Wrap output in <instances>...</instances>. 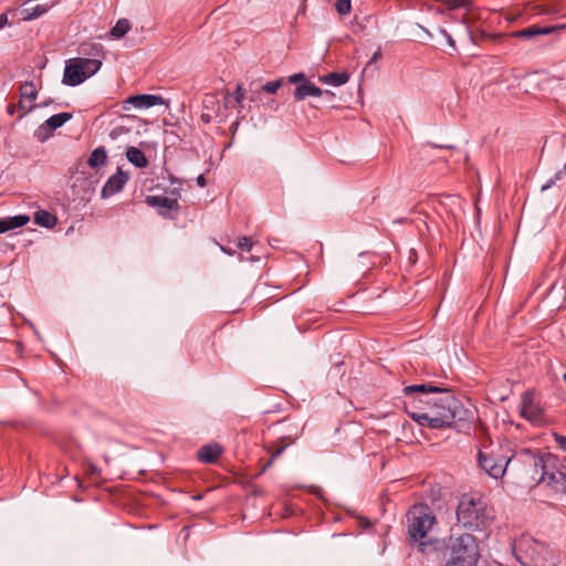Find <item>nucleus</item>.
Segmentation results:
<instances>
[{
  "label": "nucleus",
  "mask_w": 566,
  "mask_h": 566,
  "mask_svg": "<svg viewBox=\"0 0 566 566\" xmlns=\"http://www.w3.org/2000/svg\"><path fill=\"white\" fill-rule=\"evenodd\" d=\"M440 398L419 399V403L427 406V411H410L406 407L408 416L420 427L431 429H443L453 427L457 420L464 419L465 410L462 403L451 394V390L444 388Z\"/></svg>",
  "instance_id": "obj_1"
},
{
  "label": "nucleus",
  "mask_w": 566,
  "mask_h": 566,
  "mask_svg": "<svg viewBox=\"0 0 566 566\" xmlns=\"http://www.w3.org/2000/svg\"><path fill=\"white\" fill-rule=\"evenodd\" d=\"M434 549L441 554L444 566H476L480 549L476 538L469 533H451L442 541L434 539Z\"/></svg>",
  "instance_id": "obj_2"
},
{
  "label": "nucleus",
  "mask_w": 566,
  "mask_h": 566,
  "mask_svg": "<svg viewBox=\"0 0 566 566\" xmlns=\"http://www.w3.org/2000/svg\"><path fill=\"white\" fill-rule=\"evenodd\" d=\"M436 515L426 504H416L407 512L408 535L410 543H418L419 551L430 553L434 549V541H423L436 524Z\"/></svg>",
  "instance_id": "obj_3"
},
{
  "label": "nucleus",
  "mask_w": 566,
  "mask_h": 566,
  "mask_svg": "<svg viewBox=\"0 0 566 566\" xmlns=\"http://www.w3.org/2000/svg\"><path fill=\"white\" fill-rule=\"evenodd\" d=\"M491 518V513L483 500L468 494L462 495L457 507V520L463 527L470 531L482 530Z\"/></svg>",
  "instance_id": "obj_4"
},
{
  "label": "nucleus",
  "mask_w": 566,
  "mask_h": 566,
  "mask_svg": "<svg viewBox=\"0 0 566 566\" xmlns=\"http://www.w3.org/2000/svg\"><path fill=\"white\" fill-rule=\"evenodd\" d=\"M476 462L489 476L499 480L503 478L509 465L515 462V454L509 457L502 452L501 447L482 446L478 451Z\"/></svg>",
  "instance_id": "obj_5"
},
{
  "label": "nucleus",
  "mask_w": 566,
  "mask_h": 566,
  "mask_svg": "<svg viewBox=\"0 0 566 566\" xmlns=\"http://www.w3.org/2000/svg\"><path fill=\"white\" fill-rule=\"evenodd\" d=\"M525 467L526 473L537 483L544 482L549 470L556 469L558 460L552 453H536L530 449H523L515 453V462Z\"/></svg>",
  "instance_id": "obj_6"
},
{
  "label": "nucleus",
  "mask_w": 566,
  "mask_h": 566,
  "mask_svg": "<svg viewBox=\"0 0 566 566\" xmlns=\"http://www.w3.org/2000/svg\"><path fill=\"white\" fill-rule=\"evenodd\" d=\"M523 566H555L556 560L548 545L533 538H524L515 552Z\"/></svg>",
  "instance_id": "obj_7"
},
{
  "label": "nucleus",
  "mask_w": 566,
  "mask_h": 566,
  "mask_svg": "<svg viewBox=\"0 0 566 566\" xmlns=\"http://www.w3.org/2000/svg\"><path fill=\"white\" fill-rule=\"evenodd\" d=\"M80 53L83 55H93L88 57H77L86 78L93 76L102 66L103 45L98 43H83L80 48Z\"/></svg>",
  "instance_id": "obj_8"
},
{
  "label": "nucleus",
  "mask_w": 566,
  "mask_h": 566,
  "mask_svg": "<svg viewBox=\"0 0 566 566\" xmlns=\"http://www.w3.org/2000/svg\"><path fill=\"white\" fill-rule=\"evenodd\" d=\"M287 82L296 85L293 96L297 102L308 96L319 97L323 95V90L312 83L303 72L290 75Z\"/></svg>",
  "instance_id": "obj_9"
},
{
  "label": "nucleus",
  "mask_w": 566,
  "mask_h": 566,
  "mask_svg": "<svg viewBox=\"0 0 566 566\" xmlns=\"http://www.w3.org/2000/svg\"><path fill=\"white\" fill-rule=\"evenodd\" d=\"M145 202L149 207L157 209L158 214L166 219H174L180 210V206L176 198L147 196Z\"/></svg>",
  "instance_id": "obj_10"
},
{
  "label": "nucleus",
  "mask_w": 566,
  "mask_h": 566,
  "mask_svg": "<svg viewBox=\"0 0 566 566\" xmlns=\"http://www.w3.org/2000/svg\"><path fill=\"white\" fill-rule=\"evenodd\" d=\"M73 117L72 113H59L49 117L42 125H40L35 132L34 137L39 142H45L52 136V133L62 127L66 122Z\"/></svg>",
  "instance_id": "obj_11"
},
{
  "label": "nucleus",
  "mask_w": 566,
  "mask_h": 566,
  "mask_svg": "<svg viewBox=\"0 0 566 566\" xmlns=\"http://www.w3.org/2000/svg\"><path fill=\"white\" fill-rule=\"evenodd\" d=\"M521 415L535 424H542L544 422V411L535 400L534 395L530 391H526L522 396Z\"/></svg>",
  "instance_id": "obj_12"
},
{
  "label": "nucleus",
  "mask_w": 566,
  "mask_h": 566,
  "mask_svg": "<svg viewBox=\"0 0 566 566\" xmlns=\"http://www.w3.org/2000/svg\"><path fill=\"white\" fill-rule=\"evenodd\" d=\"M129 180V175L127 171L122 170V168H117V171L108 177L106 182L104 184L101 197L102 198H109L118 192H120L127 181Z\"/></svg>",
  "instance_id": "obj_13"
},
{
  "label": "nucleus",
  "mask_w": 566,
  "mask_h": 566,
  "mask_svg": "<svg viewBox=\"0 0 566 566\" xmlns=\"http://www.w3.org/2000/svg\"><path fill=\"white\" fill-rule=\"evenodd\" d=\"M86 80L83 66H81L77 57L67 61L62 83L69 86H76Z\"/></svg>",
  "instance_id": "obj_14"
},
{
  "label": "nucleus",
  "mask_w": 566,
  "mask_h": 566,
  "mask_svg": "<svg viewBox=\"0 0 566 566\" xmlns=\"http://www.w3.org/2000/svg\"><path fill=\"white\" fill-rule=\"evenodd\" d=\"M444 390V387L434 386L431 384H419V385H409L403 388V394L406 397H413L418 395V398L412 400V405L419 402V399H430V394H439Z\"/></svg>",
  "instance_id": "obj_15"
},
{
  "label": "nucleus",
  "mask_w": 566,
  "mask_h": 566,
  "mask_svg": "<svg viewBox=\"0 0 566 566\" xmlns=\"http://www.w3.org/2000/svg\"><path fill=\"white\" fill-rule=\"evenodd\" d=\"M563 28H564V25L539 27V25L534 24L528 28L512 32L511 36L516 38V39L533 40L538 35H547V34H551L554 31L563 29Z\"/></svg>",
  "instance_id": "obj_16"
},
{
  "label": "nucleus",
  "mask_w": 566,
  "mask_h": 566,
  "mask_svg": "<svg viewBox=\"0 0 566 566\" xmlns=\"http://www.w3.org/2000/svg\"><path fill=\"white\" fill-rule=\"evenodd\" d=\"M126 103L133 105L135 108L146 109L153 106L163 105L165 101L160 95L137 94L129 96L126 99Z\"/></svg>",
  "instance_id": "obj_17"
},
{
  "label": "nucleus",
  "mask_w": 566,
  "mask_h": 566,
  "mask_svg": "<svg viewBox=\"0 0 566 566\" xmlns=\"http://www.w3.org/2000/svg\"><path fill=\"white\" fill-rule=\"evenodd\" d=\"M544 482L556 492L566 494V472L558 469L549 470Z\"/></svg>",
  "instance_id": "obj_18"
},
{
  "label": "nucleus",
  "mask_w": 566,
  "mask_h": 566,
  "mask_svg": "<svg viewBox=\"0 0 566 566\" xmlns=\"http://www.w3.org/2000/svg\"><path fill=\"white\" fill-rule=\"evenodd\" d=\"M221 448L217 444H207L198 450L197 458L203 463H214L221 455Z\"/></svg>",
  "instance_id": "obj_19"
},
{
  "label": "nucleus",
  "mask_w": 566,
  "mask_h": 566,
  "mask_svg": "<svg viewBox=\"0 0 566 566\" xmlns=\"http://www.w3.org/2000/svg\"><path fill=\"white\" fill-rule=\"evenodd\" d=\"M30 221V218L25 214H18L14 217H7L0 219V234L9 230L21 228Z\"/></svg>",
  "instance_id": "obj_20"
},
{
  "label": "nucleus",
  "mask_w": 566,
  "mask_h": 566,
  "mask_svg": "<svg viewBox=\"0 0 566 566\" xmlns=\"http://www.w3.org/2000/svg\"><path fill=\"white\" fill-rule=\"evenodd\" d=\"M350 74L346 71L344 72H331L325 75L318 77L319 82L332 85V86H340L348 82Z\"/></svg>",
  "instance_id": "obj_21"
},
{
  "label": "nucleus",
  "mask_w": 566,
  "mask_h": 566,
  "mask_svg": "<svg viewBox=\"0 0 566 566\" xmlns=\"http://www.w3.org/2000/svg\"><path fill=\"white\" fill-rule=\"evenodd\" d=\"M125 155L127 160L137 168H145L148 166V160L145 154L137 147H127Z\"/></svg>",
  "instance_id": "obj_22"
},
{
  "label": "nucleus",
  "mask_w": 566,
  "mask_h": 566,
  "mask_svg": "<svg viewBox=\"0 0 566 566\" xmlns=\"http://www.w3.org/2000/svg\"><path fill=\"white\" fill-rule=\"evenodd\" d=\"M107 161V150L104 146L95 148L87 158V165L92 169H96Z\"/></svg>",
  "instance_id": "obj_23"
},
{
  "label": "nucleus",
  "mask_w": 566,
  "mask_h": 566,
  "mask_svg": "<svg viewBox=\"0 0 566 566\" xmlns=\"http://www.w3.org/2000/svg\"><path fill=\"white\" fill-rule=\"evenodd\" d=\"M34 222L41 227L51 229L56 224L57 219L46 210H39L34 214Z\"/></svg>",
  "instance_id": "obj_24"
},
{
  "label": "nucleus",
  "mask_w": 566,
  "mask_h": 566,
  "mask_svg": "<svg viewBox=\"0 0 566 566\" xmlns=\"http://www.w3.org/2000/svg\"><path fill=\"white\" fill-rule=\"evenodd\" d=\"M130 30V22L127 19H119L111 29L109 34L114 39H122Z\"/></svg>",
  "instance_id": "obj_25"
},
{
  "label": "nucleus",
  "mask_w": 566,
  "mask_h": 566,
  "mask_svg": "<svg viewBox=\"0 0 566 566\" xmlns=\"http://www.w3.org/2000/svg\"><path fill=\"white\" fill-rule=\"evenodd\" d=\"M20 97L21 99H29L31 102L35 101L38 97L36 88L33 82H23L20 86Z\"/></svg>",
  "instance_id": "obj_26"
},
{
  "label": "nucleus",
  "mask_w": 566,
  "mask_h": 566,
  "mask_svg": "<svg viewBox=\"0 0 566 566\" xmlns=\"http://www.w3.org/2000/svg\"><path fill=\"white\" fill-rule=\"evenodd\" d=\"M293 442H294V440L292 439L290 442L283 443L282 446H279L275 448L271 447L269 449V452H271V457H270L269 461L263 465L262 472H264L268 468H270L273 463V460L276 459L277 457H280L283 453V451L286 449V447Z\"/></svg>",
  "instance_id": "obj_27"
},
{
  "label": "nucleus",
  "mask_w": 566,
  "mask_h": 566,
  "mask_svg": "<svg viewBox=\"0 0 566 566\" xmlns=\"http://www.w3.org/2000/svg\"><path fill=\"white\" fill-rule=\"evenodd\" d=\"M450 10L467 9L471 8V0H441Z\"/></svg>",
  "instance_id": "obj_28"
},
{
  "label": "nucleus",
  "mask_w": 566,
  "mask_h": 566,
  "mask_svg": "<svg viewBox=\"0 0 566 566\" xmlns=\"http://www.w3.org/2000/svg\"><path fill=\"white\" fill-rule=\"evenodd\" d=\"M335 9L340 15L348 14L352 10V0H335Z\"/></svg>",
  "instance_id": "obj_29"
},
{
  "label": "nucleus",
  "mask_w": 566,
  "mask_h": 566,
  "mask_svg": "<svg viewBox=\"0 0 566 566\" xmlns=\"http://www.w3.org/2000/svg\"><path fill=\"white\" fill-rule=\"evenodd\" d=\"M282 84H283V78H279V80L265 83L261 87V90L268 94H275L277 92V90L282 86Z\"/></svg>",
  "instance_id": "obj_30"
},
{
  "label": "nucleus",
  "mask_w": 566,
  "mask_h": 566,
  "mask_svg": "<svg viewBox=\"0 0 566 566\" xmlns=\"http://www.w3.org/2000/svg\"><path fill=\"white\" fill-rule=\"evenodd\" d=\"M564 171L560 169L558 170L557 172H555V175L549 178L542 187H541V190L542 191H545L549 188H552L557 181L562 180L563 176H564Z\"/></svg>",
  "instance_id": "obj_31"
},
{
  "label": "nucleus",
  "mask_w": 566,
  "mask_h": 566,
  "mask_svg": "<svg viewBox=\"0 0 566 566\" xmlns=\"http://www.w3.org/2000/svg\"><path fill=\"white\" fill-rule=\"evenodd\" d=\"M36 107V105L34 104H31V105H25L24 104V99H21L19 101L18 105H17V108L18 111L20 112V115H19V118H22L24 115H27L28 113H30L32 109H34Z\"/></svg>",
  "instance_id": "obj_32"
},
{
  "label": "nucleus",
  "mask_w": 566,
  "mask_h": 566,
  "mask_svg": "<svg viewBox=\"0 0 566 566\" xmlns=\"http://www.w3.org/2000/svg\"><path fill=\"white\" fill-rule=\"evenodd\" d=\"M233 98L235 101V103L241 107L242 106V102L244 99V93H243V90H242V86L241 85H238L234 93H233Z\"/></svg>",
  "instance_id": "obj_33"
},
{
  "label": "nucleus",
  "mask_w": 566,
  "mask_h": 566,
  "mask_svg": "<svg viewBox=\"0 0 566 566\" xmlns=\"http://www.w3.org/2000/svg\"><path fill=\"white\" fill-rule=\"evenodd\" d=\"M238 245L242 250L250 251L251 248H252V240H251V238L242 237V238L239 239Z\"/></svg>",
  "instance_id": "obj_34"
},
{
  "label": "nucleus",
  "mask_w": 566,
  "mask_h": 566,
  "mask_svg": "<svg viewBox=\"0 0 566 566\" xmlns=\"http://www.w3.org/2000/svg\"><path fill=\"white\" fill-rule=\"evenodd\" d=\"M439 33L446 39L448 45L452 49H455V43H454V40L452 39V36L447 32V30L442 29V28H439L438 29Z\"/></svg>",
  "instance_id": "obj_35"
},
{
  "label": "nucleus",
  "mask_w": 566,
  "mask_h": 566,
  "mask_svg": "<svg viewBox=\"0 0 566 566\" xmlns=\"http://www.w3.org/2000/svg\"><path fill=\"white\" fill-rule=\"evenodd\" d=\"M554 438L558 447L566 452V437L558 433H554Z\"/></svg>",
  "instance_id": "obj_36"
},
{
  "label": "nucleus",
  "mask_w": 566,
  "mask_h": 566,
  "mask_svg": "<svg viewBox=\"0 0 566 566\" xmlns=\"http://www.w3.org/2000/svg\"><path fill=\"white\" fill-rule=\"evenodd\" d=\"M171 184H178L177 187H174L171 190H170V195L172 196H178L180 193V190H181V185L180 182L175 179V178H171Z\"/></svg>",
  "instance_id": "obj_37"
},
{
  "label": "nucleus",
  "mask_w": 566,
  "mask_h": 566,
  "mask_svg": "<svg viewBox=\"0 0 566 566\" xmlns=\"http://www.w3.org/2000/svg\"><path fill=\"white\" fill-rule=\"evenodd\" d=\"M380 57H381V52H380V50H377V51L373 54V56H371V59L369 60L368 64H371V63L376 62V61H377V60H379Z\"/></svg>",
  "instance_id": "obj_38"
},
{
  "label": "nucleus",
  "mask_w": 566,
  "mask_h": 566,
  "mask_svg": "<svg viewBox=\"0 0 566 566\" xmlns=\"http://www.w3.org/2000/svg\"><path fill=\"white\" fill-rule=\"evenodd\" d=\"M197 185L203 188L207 185V180L203 175L197 177Z\"/></svg>",
  "instance_id": "obj_39"
},
{
  "label": "nucleus",
  "mask_w": 566,
  "mask_h": 566,
  "mask_svg": "<svg viewBox=\"0 0 566 566\" xmlns=\"http://www.w3.org/2000/svg\"><path fill=\"white\" fill-rule=\"evenodd\" d=\"M9 22H8V17H7V13H2L0 14V29H2L4 25H7Z\"/></svg>",
  "instance_id": "obj_40"
},
{
  "label": "nucleus",
  "mask_w": 566,
  "mask_h": 566,
  "mask_svg": "<svg viewBox=\"0 0 566 566\" xmlns=\"http://www.w3.org/2000/svg\"><path fill=\"white\" fill-rule=\"evenodd\" d=\"M408 259H409L411 264L416 263V261H417V253H416V251L413 249H411L409 251V258Z\"/></svg>",
  "instance_id": "obj_41"
},
{
  "label": "nucleus",
  "mask_w": 566,
  "mask_h": 566,
  "mask_svg": "<svg viewBox=\"0 0 566 566\" xmlns=\"http://www.w3.org/2000/svg\"><path fill=\"white\" fill-rule=\"evenodd\" d=\"M322 96H325L328 101H332L335 97V94L332 91L326 90L323 91Z\"/></svg>",
  "instance_id": "obj_42"
},
{
  "label": "nucleus",
  "mask_w": 566,
  "mask_h": 566,
  "mask_svg": "<svg viewBox=\"0 0 566 566\" xmlns=\"http://www.w3.org/2000/svg\"><path fill=\"white\" fill-rule=\"evenodd\" d=\"M17 109H18V108H17V105H14V104H9V105L7 106V112H8V114H9V115H13V114L15 113V111H17Z\"/></svg>",
  "instance_id": "obj_43"
},
{
  "label": "nucleus",
  "mask_w": 566,
  "mask_h": 566,
  "mask_svg": "<svg viewBox=\"0 0 566 566\" xmlns=\"http://www.w3.org/2000/svg\"><path fill=\"white\" fill-rule=\"evenodd\" d=\"M51 103H52V99H48L45 102L38 104L36 107H45V106H49Z\"/></svg>",
  "instance_id": "obj_44"
},
{
  "label": "nucleus",
  "mask_w": 566,
  "mask_h": 566,
  "mask_svg": "<svg viewBox=\"0 0 566 566\" xmlns=\"http://www.w3.org/2000/svg\"><path fill=\"white\" fill-rule=\"evenodd\" d=\"M432 147H436V148H448V149H451L452 146H443V145H436V144H430Z\"/></svg>",
  "instance_id": "obj_45"
},
{
  "label": "nucleus",
  "mask_w": 566,
  "mask_h": 566,
  "mask_svg": "<svg viewBox=\"0 0 566 566\" xmlns=\"http://www.w3.org/2000/svg\"><path fill=\"white\" fill-rule=\"evenodd\" d=\"M109 136H111L113 139H114V138H116V136H117L116 130H115V129H114V130H112V132H111V134H109Z\"/></svg>",
  "instance_id": "obj_46"
},
{
  "label": "nucleus",
  "mask_w": 566,
  "mask_h": 566,
  "mask_svg": "<svg viewBox=\"0 0 566 566\" xmlns=\"http://www.w3.org/2000/svg\"><path fill=\"white\" fill-rule=\"evenodd\" d=\"M202 119H203L205 122H207V123H208V122H209V119H210V117H209V115H205V114H203V115H202Z\"/></svg>",
  "instance_id": "obj_47"
},
{
  "label": "nucleus",
  "mask_w": 566,
  "mask_h": 566,
  "mask_svg": "<svg viewBox=\"0 0 566 566\" xmlns=\"http://www.w3.org/2000/svg\"><path fill=\"white\" fill-rule=\"evenodd\" d=\"M230 96H231L230 93H227V95H226V105L229 103V97Z\"/></svg>",
  "instance_id": "obj_48"
},
{
  "label": "nucleus",
  "mask_w": 566,
  "mask_h": 566,
  "mask_svg": "<svg viewBox=\"0 0 566 566\" xmlns=\"http://www.w3.org/2000/svg\"><path fill=\"white\" fill-rule=\"evenodd\" d=\"M201 497H202L201 495L193 496L195 500H200Z\"/></svg>",
  "instance_id": "obj_49"
},
{
  "label": "nucleus",
  "mask_w": 566,
  "mask_h": 566,
  "mask_svg": "<svg viewBox=\"0 0 566 566\" xmlns=\"http://www.w3.org/2000/svg\"><path fill=\"white\" fill-rule=\"evenodd\" d=\"M562 170L564 171V174H566V163L564 164V167Z\"/></svg>",
  "instance_id": "obj_50"
},
{
  "label": "nucleus",
  "mask_w": 566,
  "mask_h": 566,
  "mask_svg": "<svg viewBox=\"0 0 566 566\" xmlns=\"http://www.w3.org/2000/svg\"><path fill=\"white\" fill-rule=\"evenodd\" d=\"M563 380L566 382V373L563 375Z\"/></svg>",
  "instance_id": "obj_51"
}]
</instances>
